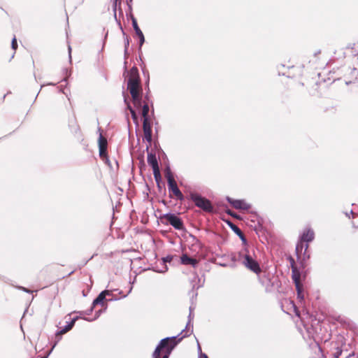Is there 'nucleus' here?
Wrapping results in <instances>:
<instances>
[{"label":"nucleus","instance_id":"1","mask_svg":"<svg viewBox=\"0 0 358 358\" xmlns=\"http://www.w3.org/2000/svg\"><path fill=\"white\" fill-rule=\"evenodd\" d=\"M193 317L194 315L192 313V308H190L188 322L187 323L186 327L180 333L182 336L178 339V341H176V336H173L171 338H165L161 340L160 343L157 346L152 354L153 358H169L171 350L175 348L177 343L180 342L183 338L189 336L193 332V324L192 322Z\"/></svg>","mask_w":358,"mask_h":358},{"label":"nucleus","instance_id":"2","mask_svg":"<svg viewBox=\"0 0 358 358\" xmlns=\"http://www.w3.org/2000/svg\"><path fill=\"white\" fill-rule=\"evenodd\" d=\"M129 79L127 88L131 95L134 107L136 109H141V114L144 120L148 121L149 106L147 103L142 105L141 91V87L139 81L138 70L136 67H132L128 73Z\"/></svg>","mask_w":358,"mask_h":358},{"label":"nucleus","instance_id":"3","mask_svg":"<svg viewBox=\"0 0 358 358\" xmlns=\"http://www.w3.org/2000/svg\"><path fill=\"white\" fill-rule=\"evenodd\" d=\"M234 261H238L247 269L259 275L262 272L259 264L257 259L253 257V255L250 252L247 247H244L241 250L237 257H232Z\"/></svg>","mask_w":358,"mask_h":358},{"label":"nucleus","instance_id":"4","mask_svg":"<svg viewBox=\"0 0 358 358\" xmlns=\"http://www.w3.org/2000/svg\"><path fill=\"white\" fill-rule=\"evenodd\" d=\"M315 238V233L311 229H306L303 231L300 237V242L296 246V252L299 257L303 252L305 254L308 250V243L311 242Z\"/></svg>","mask_w":358,"mask_h":358},{"label":"nucleus","instance_id":"5","mask_svg":"<svg viewBox=\"0 0 358 358\" xmlns=\"http://www.w3.org/2000/svg\"><path fill=\"white\" fill-rule=\"evenodd\" d=\"M165 176L167 180V185L169 192H171L180 201L183 200L184 196L178 187L177 183L170 169L166 170Z\"/></svg>","mask_w":358,"mask_h":358},{"label":"nucleus","instance_id":"6","mask_svg":"<svg viewBox=\"0 0 358 358\" xmlns=\"http://www.w3.org/2000/svg\"><path fill=\"white\" fill-rule=\"evenodd\" d=\"M190 198L194 201V204L206 212H211L213 206L209 200L196 193H191Z\"/></svg>","mask_w":358,"mask_h":358},{"label":"nucleus","instance_id":"7","mask_svg":"<svg viewBox=\"0 0 358 358\" xmlns=\"http://www.w3.org/2000/svg\"><path fill=\"white\" fill-rule=\"evenodd\" d=\"M162 218L165 219L176 229L180 230L183 228V223L181 219L175 214L166 213L163 215Z\"/></svg>","mask_w":358,"mask_h":358},{"label":"nucleus","instance_id":"8","mask_svg":"<svg viewBox=\"0 0 358 358\" xmlns=\"http://www.w3.org/2000/svg\"><path fill=\"white\" fill-rule=\"evenodd\" d=\"M148 163L152 166L155 180L158 181L160 178V171L156 155L153 153L148 154Z\"/></svg>","mask_w":358,"mask_h":358},{"label":"nucleus","instance_id":"9","mask_svg":"<svg viewBox=\"0 0 358 358\" xmlns=\"http://www.w3.org/2000/svg\"><path fill=\"white\" fill-rule=\"evenodd\" d=\"M98 131L99 132V136L98 140L99 156L103 159H106V161H108V159L107 157V139L103 136L100 128L99 129Z\"/></svg>","mask_w":358,"mask_h":358},{"label":"nucleus","instance_id":"10","mask_svg":"<svg viewBox=\"0 0 358 358\" xmlns=\"http://www.w3.org/2000/svg\"><path fill=\"white\" fill-rule=\"evenodd\" d=\"M227 200L236 209L248 210L250 208V205L245 200L233 199L230 197H227Z\"/></svg>","mask_w":358,"mask_h":358},{"label":"nucleus","instance_id":"11","mask_svg":"<svg viewBox=\"0 0 358 358\" xmlns=\"http://www.w3.org/2000/svg\"><path fill=\"white\" fill-rule=\"evenodd\" d=\"M112 292L109 290L102 291L98 296L94 300L92 303L93 307L96 305H101L102 306L104 305V301L106 299V296H111Z\"/></svg>","mask_w":358,"mask_h":358},{"label":"nucleus","instance_id":"12","mask_svg":"<svg viewBox=\"0 0 358 358\" xmlns=\"http://www.w3.org/2000/svg\"><path fill=\"white\" fill-rule=\"evenodd\" d=\"M143 127L145 139L147 141L150 142L152 140V130L149 121L144 120L143 122Z\"/></svg>","mask_w":358,"mask_h":358},{"label":"nucleus","instance_id":"13","mask_svg":"<svg viewBox=\"0 0 358 358\" xmlns=\"http://www.w3.org/2000/svg\"><path fill=\"white\" fill-rule=\"evenodd\" d=\"M132 25H133L134 29L136 35L139 38V45H140V47H141L145 41V38H144V35H143V32L141 31V30L140 29V28L138 27L136 20L135 18L132 19Z\"/></svg>","mask_w":358,"mask_h":358},{"label":"nucleus","instance_id":"14","mask_svg":"<svg viewBox=\"0 0 358 358\" xmlns=\"http://www.w3.org/2000/svg\"><path fill=\"white\" fill-rule=\"evenodd\" d=\"M180 262L183 265H192L193 267H195L198 264L196 259L189 257L186 254H183L181 256Z\"/></svg>","mask_w":358,"mask_h":358},{"label":"nucleus","instance_id":"15","mask_svg":"<svg viewBox=\"0 0 358 358\" xmlns=\"http://www.w3.org/2000/svg\"><path fill=\"white\" fill-rule=\"evenodd\" d=\"M231 229L240 237L243 242V248L247 247V240L245 238L243 234L242 233L241 230L236 225L234 224H230Z\"/></svg>","mask_w":358,"mask_h":358},{"label":"nucleus","instance_id":"16","mask_svg":"<svg viewBox=\"0 0 358 358\" xmlns=\"http://www.w3.org/2000/svg\"><path fill=\"white\" fill-rule=\"evenodd\" d=\"M292 279L296 287L302 285L300 282V273L294 267H292Z\"/></svg>","mask_w":358,"mask_h":358},{"label":"nucleus","instance_id":"17","mask_svg":"<svg viewBox=\"0 0 358 358\" xmlns=\"http://www.w3.org/2000/svg\"><path fill=\"white\" fill-rule=\"evenodd\" d=\"M77 317L73 318L68 324H66L62 330H60L57 334H62L68 332L71 328L73 327Z\"/></svg>","mask_w":358,"mask_h":358},{"label":"nucleus","instance_id":"18","mask_svg":"<svg viewBox=\"0 0 358 358\" xmlns=\"http://www.w3.org/2000/svg\"><path fill=\"white\" fill-rule=\"evenodd\" d=\"M297 292V298L300 301H303L304 299V295L303 294V285L296 287Z\"/></svg>","mask_w":358,"mask_h":358},{"label":"nucleus","instance_id":"19","mask_svg":"<svg viewBox=\"0 0 358 358\" xmlns=\"http://www.w3.org/2000/svg\"><path fill=\"white\" fill-rule=\"evenodd\" d=\"M128 108L130 110V113L131 114V116H132V118L134 119V121L136 120L137 116H136L135 110L129 105L128 106Z\"/></svg>","mask_w":358,"mask_h":358},{"label":"nucleus","instance_id":"20","mask_svg":"<svg viewBox=\"0 0 358 358\" xmlns=\"http://www.w3.org/2000/svg\"><path fill=\"white\" fill-rule=\"evenodd\" d=\"M11 46H12V48L15 50L17 48V40H16V37L14 36L12 39V42H11Z\"/></svg>","mask_w":358,"mask_h":358},{"label":"nucleus","instance_id":"21","mask_svg":"<svg viewBox=\"0 0 358 358\" xmlns=\"http://www.w3.org/2000/svg\"><path fill=\"white\" fill-rule=\"evenodd\" d=\"M129 45V37L126 36L124 38V45H125L124 52H125V54H127Z\"/></svg>","mask_w":358,"mask_h":358},{"label":"nucleus","instance_id":"22","mask_svg":"<svg viewBox=\"0 0 358 358\" xmlns=\"http://www.w3.org/2000/svg\"><path fill=\"white\" fill-rule=\"evenodd\" d=\"M198 350L200 352L199 358H208L206 354L201 352V349L199 344H198Z\"/></svg>","mask_w":358,"mask_h":358},{"label":"nucleus","instance_id":"23","mask_svg":"<svg viewBox=\"0 0 358 358\" xmlns=\"http://www.w3.org/2000/svg\"><path fill=\"white\" fill-rule=\"evenodd\" d=\"M292 306H293V308L294 310V313L295 314L297 315V316H299V310H297L296 306L294 305V303L293 302H291Z\"/></svg>","mask_w":358,"mask_h":358},{"label":"nucleus","instance_id":"24","mask_svg":"<svg viewBox=\"0 0 358 358\" xmlns=\"http://www.w3.org/2000/svg\"><path fill=\"white\" fill-rule=\"evenodd\" d=\"M68 50H69V59L71 60V47L70 45H69Z\"/></svg>","mask_w":358,"mask_h":358},{"label":"nucleus","instance_id":"25","mask_svg":"<svg viewBox=\"0 0 358 358\" xmlns=\"http://www.w3.org/2000/svg\"><path fill=\"white\" fill-rule=\"evenodd\" d=\"M20 289H22V290H23L24 292H28V293H29V292H31V291H30V290H29L28 289H27V288H25V287H20Z\"/></svg>","mask_w":358,"mask_h":358},{"label":"nucleus","instance_id":"26","mask_svg":"<svg viewBox=\"0 0 358 358\" xmlns=\"http://www.w3.org/2000/svg\"><path fill=\"white\" fill-rule=\"evenodd\" d=\"M352 73L354 74V75H357L358 76V70L356 69H354L352 71Z\"/></svg>","mask_w":358,"mask_h":358},{"label":"nucleus","instance_id":"27","mask_svg":"<svg viewBox=\"0 0 358 358\" xmlns=\"http://www.w3.org/2000/svg\"><path fill=\"white\" fill-rule=\"evenodd\" d=\"M131 289H132V287H131L127 292V294H124L122 297H126L127 296L128 294H129L131 292Z\"/></svg>","mask_w":358,"mask_h":358},{"label":"nucleus","instance_id":"28","mask_svg":"<svg viewBox=\"0 0 358 358\" xmlns=\"http://www.w3.org/2000/svg\"><path fill=\"white\" fill-rule=\"evenodd\" d=\"M117 1V0H115V4H114V10H116Z\"/></svg>","mask_w":358,"mask_h":358},{"label":"nucleus","instance_id":"29","mask_svg":"<svg viewBox=\"0 0 358 358\" xmlns=\"http://www.w3.org/2000/svg\"><path fill=\"white\" fill-rule=\"evenodd\" d=\"M227 213L231 215H232V216H234V217H235V215L230 210H228Z\"/></svg>","mask_w":358,"mask_h":358},{"label":"nucleus","instance_id":"30","mask_svg":"<svg viewBox=\"0 0 358 358\" xmlns=\"http://www.w3.org/2000/svg\"><path fill=\"white\" fill-rule=\"evenodd\" d=\"M100 313H101V311H99V313H97V315L94 317V320L96 319L97 317H99V316L100 315Z\"/></svg>","mask_w":358,"mask_h":358},{"label":"nucleus","instance_id":"31","mask_svg":"<svg viewBox=\"0 0 358 358\" xmlns=\"http://www.w3.org/2000/svg\"><path fill=\"white\" fill-rule=\"evenodd\" d=\"M166 270H167V268H166L164 271H161L160 272L163 273V272L166 271Z\"/></svg>","mask_w":358,"mask_h":358},{"label":"nucleus","instance_id":"32","mask_svg":"<svg viewBox=\"0 0 358 358\" xmlns=\"http://www.w3.org/2000/svg\"><path fill=\"white\" fill-rule=\"evenodd\" d=\"M350 215V213H346V216L349 217Z\"/></svg>","mask_w":358,"mask_h":358},{"label":"nucleus","instance_id":"33","mask_svg":"<svg viewBox=\"0 0 358 358\" xmlns=\"http://www.w3.org/2000/svg\"><path fill=\"white\" fill-rule=\"evenodd\" d=\"M350 215V213H346V216L349 217Z\"/></svg>","mask_w":358,"mask_h":358},{"label":"nucleus","instance_id":"34","mask_svg":"<svg viewBox=\"0 0 358 358\" xmlns=\"http://www.w3.org/2000/svg\"><path fill=\"white\" fill-rule=\"evenodd\" d=\"M55 344L54 345H52V349H53V348H55ZM52 350H50V352H51Z\"/></svg>","mask_w":358,"mask_h":358},{"label":"nucleus","instance_id":"35","mask_svg":"<svg viewBox=\"0 0 358 358\" xmlns=\"http://www.w3.org/2000/svg\"><path fill=\"white\" fill-rule=\"evenodd\" d=\"M350 214H353V211H352V210H351V211L350 212Z\"/></svg>","mask_w":358,"mask_h":358},{"label":"nucleus","instance_id":"36","mask_svg":"<svg viewBox=\"0 0 358 358\" xmlns=\"http://www.w3.org/2000/svg\"><path fill=\"white\" fill-rule=\"evenodd\" d=\"M41 358H46V357H41Z\"/></svg>","mask_w":358,"mask_h":358}]
</instances>
